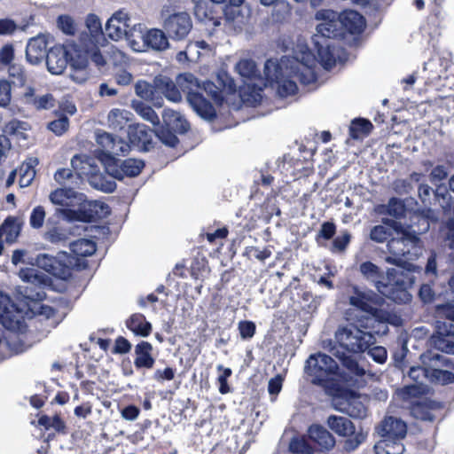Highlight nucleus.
<instances>
[{
  "label": "nucleus",
  "mask_w": 454,
  "mask_h": 454,
  "mask_svg": "<svg viewBox=\"0 0 454 454\" xmlns=\"http://www.w3.org/2000/svg\"><path fill=\"white\" fill-rule=\"evenodd\" d=\"M316 59L306 45H298L293 57L285 56L280 60L269 59L264 65L265 82L257 79L255 62L242 59L235 65V71L249 82L240 90L244 102L255 105L261 102L263 87L267 84L276 89L280 97L294 95L297 90V78L301 83L309 84L316 80Z\"/></svg>",
  "instance_id": "1"
},
{
  "label": "nucleus",
  "mask_w": 454,
  "mask_h": 454,
  "mask_svg": "<svg viewBox=\"0 0 454 454\" xmlns=\"http://www.w3.org/2000/svg\"><path fill=\"white\" fill-rule=\"evenodd\" d=\"M333 354L342 362L347 372H340L337 363L328 355L314 354L307 359L305 366L308 374L313 378V383L323 384L338 378L348 387H362L372 378V375L359 366L351 356L340 352L337 348H333Z\"/></svg>",
  "instance_id": "2"
},
{
  "label": "nucleus",
  "mask_w": 454,
  "mask_h": 454,
  "mask_svg": "<svg viewBox=\"0 0 454 454\" xmlns=\"http://www.w3.org/2000/svg\"><path fill=\"white\" fill-rule=\"evenodd\" d=\"M387 248L391 254L385 258V262L390 264L403 267L408 270H413L411 263H406L405 260H415L422 254V244L414 231L409 229H395V234L387 242Z\"/></svg>",
  "instance_id": "3"
},
{
  "label": "nucleus",
  "mask_w": 454,
  "mask_h": 454,
  "mask_svg": "<svg viewBox=\"0 0 454 454\" xmlns=\"http://www.w3.org/2000/svg\"><path fill=\"white\" fill-rule=\"evenodd\" d=\"M362 275L368 280L375 284L376 288L383 295L394 301H408L409 294L405 291L406 282L402 280H395L394 276L396 273L395 269L387 270V283L384 284L380 281L382 278V271L380 268L371 262H364L359 267Z\"/></svg>",
  "instance_id": "4"
},
{
  "label": "nucleus",
  "mask_w": 454,
  "mask_h": 454,
  "mask_svg": "<svg viewBox=\"0 0 454 454\" xmlns=\"http://www.w3.org/2000/svg\"><path fill=\"white\" fill-rule=\"evenodd\" d=\"M381 301L382 298L373 292H363L355 288L354 294L349 297V303L364 314L359 319L361 327L373 328L375 322H388L390 320L391 316L388 312L377 308Z\"/></svg>",
  "instance_id": "5"
},
{
  "label": "nucleus",
  "mask_w": 454,
  "mask_h": 454,
  "mask_svg": "<svg viewBox=\"0 0 454 454\" xmlns=\"http://www.w3.org/2000/svg\"><path fill=\"white\" fill-rule=\"evenodd\" d=\"M160 18L162 28L172 40L185 39L192 29L190 14L184 11H178L171 4L163 5Z\"/></svg>",
  "instance_id": "6"
},
{
  "label": "nucleus",
  "mask_w": 454,
  "mask_h": 454,
  "mask_svg": "<svg viewBox=\"0 0 454 454\" xmlns=\"http://www.w3.org/2000/svg\"><path fill=\"white\" fill-rule=\"evenodd\" d=\"M335 340L340 348L351 353L364 352L375 341L371 333L364 332L354 325L339 327L335 332Z\"/></svg>",
  "instance_id": "7"
},
{
  "label": "nucleus",
  "mask_w": 454,
  "mask_h": 454,
  "mask_svg": "<svg viewBox=\"0 0 454 454\" xmlns=\"http://www.w3.org/2000/svg\"><path fill=\"white\" fill-rule=\"evenodd\" d=\"M19 277L23 285L19 286L17 293L20 298L35 301L42 300L44 296L42 287L47 285L48 278L44 273L34 268L21 269Z\"/></svg>",
  "instance_id": "8"
},
{
  "label": "nucleus",
  "mask_w": 454,
  "mask_h": 454,
  "mask_svg": "<svg viewBox=\"0 0 454 454\" xmlns=\"http://www.w3.org/2000/svg\"><path fill=\"white\" fill-rule=\"evenodd\" d=\"M422 362L428 365L427 378L434 382L445 385L454 382V373L442 366L451 368V362L438 353H425L421 356Z\"/></svg>",
  "instance_id": "9"
},
{
  "label": "nucleus",
  "mask_w": 454,
  "mask_h": 454,
  "mask_svg": "<svg viewBox=\"0 0 454 454\" xmlns=\"http://www.w3.org/2000/svg\"><path fill=\"white\" fill-rule=\"evenodd\" d=\"M316 18L320 20V23L317 26V34L314 35V39L330 41V39L343 36L338 12L321 10L317 12Z\"/></svg>",
  "instance_id": "10"
},
{
  "label": "nucleus",
  "mask_w": 454,
  "mask_h": 454,
  "mask_svg": "<svg viewBox=\"0 0 454 454\" xmlns=\"http://www.w3.org/2000/svg\"><path fill=\"white\" fill-rule=\"evenodd\" d=\"M59 213L67 221L91 222L106 217L109 214V207L106 204L95 200L83 203L79 211L59 209Z\"/></svg>",
  "instance_id": "11"
},
{
  "label": "nucleus",
  "mask_w": 454,
  "mask_h": 454,
  "mask_svg": "<svg viewBox=\"0 0 454 454\" xmlns=\"http://www.w3.org/2000/svg\"><path fill=\"white\" fill-rule=\"evenodd\" d=\"M367 402L366 396L350 392L344 396L333 398V406L352 418L363 419L367 415Z\"/></svg>",
  "instance_id": "12"
},
{
  "label": "nucleus",
  "mask_w": 454,
  "mask_h": 454,
  "mask_svg": "<svg viewBox=\"0 0 454 454\" xmlns=\"http://www.w3.org/2000/svg\"><path fill=\"white\" fill-rule=\"evenodd\" d=\"M144 166V162L137 159L130 158L119 162L114 158H110L105 163V170L114 178L121 180L125 176H137L140 174Z\"/></svg>",
  "instance_id": "13"
},
{
  "label": "nucleus",
  "mask_w": 454,
  "mask_h": 454,
  "mask_svg": "<svg viewBox=\"0 0 454 454\" xmlns=\"http://www.w3.org/2000/svg\"><path fill=\"white\" fill-rule=\"evenodd\" d=\"M23 318L22 310L4 293L0 292V322L6 328L15 330Z\"/></svg>",
  "instance_id": "14"
},
{
  "label": "nucleus",
  "mask_w": 454,
  "mask_h": 454,
  "mask_svg": "<svg viewBox=\"0 0 454 454\" xmlns=\"http://www.w3.org/2000/svg\"><path fill=\"white\" fill-rule=\"evenodd\" d=\"M130 27L129 13L125 10H119L108 19L105 30L109 38L120 41L125 37Z\"/></svg>",
  "instance_id": "15"
},
{
  "label": "nucleus",
  "mask_w": 454,
  "mask_h": 454,
  "mask_svg": "<svg viewBox=\"0 0 454 454\" xmlns=\"http://www.w3.org/2000/svg\"><path fill=\"white\" fill-rule=\"evenodd\" d=\"M406 424L395 417L385 418L376 427V434L380 439L402 440L406 435Z\"/></svg>",
  "instance_id": "16"
},
{
  "label": "nucleus",
  "mask_w": 454,
  "mask_h": 454,
  "mask_svg": "<svg viewBox=\"0 0 454 454\" xmlns=\"http://www.w3.org/2000/svg\"><path fill=\"white\" fill-rule=\"evenodd\" d=\"M68 55L73 56L62 45L52 47L46 55L48 71L52 74H61L67 66Z\"/></svg>",
  "instance_id": "17"
},
{
  "label": "nucleus",
  "mask_w": 454,
  "mask_h": 454,
  "mask_svg": "<svg viewBox=\"0 0 454 454\" xmlns=\"http://www.w3.org/2000/svg\"><path fill=\"white\" fill-rule=\"evenodd\" d=\"M339 19L343 35L360 34L365 26L364 17L355 11H345L339 14Z\"/></svg>",
  "instance_id": "18"
},
{
  "label": "nucleus",
  "mask_w": 454,
  "mask_h": 454,
  "mask_svg": "<svg viewBox=\"0 0 454 454\" xmlns=\"http://www.w3.org/2000/svg\"><path fill=\"white\" fill-rule=\"evenodd\" d=\"M250 16L251 10L248 7L227 6L224 10L225 20L239 30L248 24Z\"/></svg>",
  "instance_id": "19"
},
{
  "label": "nucleus",
  "mask_w": 454,
  "mask_h": 454,
  "mask_svg": "<svg viewBox=\"0 0 454 454\" xmlns=\"http://www.w3.org/2000/svg\"><path fill=\"white\" fill-rule=\"evenodd\" d=\"M71 166L77 176L90 178L94 174L99 172V168L96 164V160L87 155H75L71 160Z\"/></svg>",
  "instance_id": "20"
},
{
  "label": "nucleus",
  "mask_w": 454,
  "mask_h": 454,
  "mask_svg": "<svg viewBox=\"0 0 454 454\" xmlns=\"http://www.w3.org/2000/svg\"><path fill=\"white\" fill-rule=\"evenodd\" d=\"M51 203L63 207H73L83 201V195L73 189L59 188L53 191L50 196Z\"/></svg>",
  "instance_id": "21"
},
{
  "label": "nucleus",
  "mask_w": 454,
  "mask_h": 454,
  "mask_svg": "<svg viewBox=\"0 0 454 454\" xmlns=\"http://www.w3.org/2000/svg\"><path fill=\"white\" fill-rule=\"evenodd\" d=\"M314 43L317 49V56L321 65L325 69L332 68L338 57L337 50L330 41H321L318 38L314 39Z\"/></svg>",
  "instance_id": "22"
},
{
  "label": "nucleus",
  "mask_w": 454,
  "mask_h": 454,
  "mask_svg": "<svg viewBox=\"0 0 454 454\" xmlns=\"http://www.w3.org/2000/svg\"><path fill=\"white\" fill-rule=\"evenodd\" d=\"M145 51L148 50L164 51L170 47L168 35L164 29L150 28L145 35Z\"/></svg>",
  "instance_id": "23"
},
{
  "label": "nucleus",
  "mask_w": 454,
  "mask_h": 454,
  "mask_svg": "<svg viewBox=\"0 0 454 454\" xmlns=\"http://www.w3.org/2000/svg\"><path fill=\"white\" fill-rule=\"evenodd\" d=\"M437 313L439 316L446 318L445 321H437L436 331L439 336H454V305L439 306Z\"/></svg>",
  "instance_id": "24"
},
{
  "label": "nucleus",
  "mask_w": 454,
  "mask_h": 454,
  "mask_svg": "<svg viewBox=\"0 0 454 454\" xmlns=\"http://www.w3.org/2000/svg\"><path fill=\"white\" fill-rule=\"evenodd\" d=\"M145 35H147V28L143 24L138 23L131 26L123 39H126L128 44L134 51L145 52Z\"/></svg>",
  "instance_id": "25"
},
{
  "label": "nucleus",
  "mask_w": 454,
  "mask_h": 454,
  "mask_svg": "<svg viewBox=\"0 0 454 454\" xmlns=\"http://www.w3.org/2000/svg\"><path fill=\"white\" fill-rule=\"evenodd\" d=\"M47 42L44 36L31 38L26 48V58L33 65L40 63L46 52Z\"/></svg>",
  "instance_id": "26"
},
{
  "label": "nucleus",
  "mask_w": 454,
  "mask_h": 454,
  "mask_svg": "<svg viewBox=\"0 0 454 454\" xmlns=\"http://www.w3.org/2000/svg\"><path fill=\"white\" fill-rule=\"evenodd\" d=\"M176 85V82H175L167 76H158L154 79L155 89L162 93L168 100L174 103L180 102L182 99V95Z\"/></svg>",
  "instance_id": "27"
},
{
  "label": "nucleus",
  "mask_w": 454,
  "mask_h": 454,
  "mask_svg": "<svg viewBox=\"0 0 454 454\" xmlns=\"http://www.w3.org/2000/svg\"><path fill=\"white\" fill-rule=\"evenodd\" d=\"M187 101L192 109L203 119L211 120L215 116L214 106L203 97L202 92L192 94Z\"/></svg>",
  "instance_id": "28"
},
{
  "label": "nucleus",
  "mask_w": 454,
  "mask_h": 454,
  "mask_svg": "<svg viewBox=\"0 0 454 454\" xmlns=\"http://www.w3.org/2000/svg\"><path fill=\"white\" fill-rule=\"evenodd\" d=\"M152 350L153 346L147 341H142L136 346L134 364L137 368H153L154 358L151 355Z\"/></svg>",
  "instance_id": "29"
},
{
  "label": "nucleus",
  "mask_w": 454,
  "mask_h": 454,
  "mask_svg": "<svg viewBox=\"0 0 454 454\" xmlns=\"http://www.w3.org/2000/svg\"><path fill=\"white\" fill-rule=\"evenodd\" d=\"M133 114L121 108H113L107 114V125L114 130H121L131 121Z\"/></svg>",
  "instance_id": "30"
},
{
  "label": "nucleus",
  "mask_w": 454,
  "mask_h": 454,
  "mask_svg": "<svg viewBox=\"0 0 454 454\" xmlns=\"http://www.w3.org/2000/svg\"><path fill=\"white\" fill-rule=\"evenodd\" d=\"M309 436L325 450H329L335 444L334 437L325 427L318 425H313L309 427Z\"/></svg>",
  "instance_id": "31"
},
{
  "label": "nucleus",
  "mask_w": 454,
  "mask_h": 454,
  "mask_svg": "<svg viewBox=\"0 0 454 454\" xmlns=\"http://www.w3.org/2000/svg\"><path fill=\"white\" fill-rule=\"evenodd\" d=\"M88 66V57L86 55L79 54L77 59L73 56L70 57V67L72 72L70 77L77 83H82L88 79V72L86 70Z\"/></svg>",
  "instance_id": "32"
},
{
  "label": "nucleus",
  "mask_w": 454,
  "mask_h": 454,
  "mask_svg": "<svg viewBox=\"0 0 454 454\" xmlns=\"http://www.w3.org/2000/svg\"><path fill=\"white\" fill-rule=\"evenodd\" d=\"M20 230L21 222L16 217H8L0 227V239L12 243L19 237Z\"/></svg>",
  "instance_id": "33"
},
{
  "label": "nucleus",
  "mask_w": 454,
  "mask_h": 454,
  "mask_svg": "<svg viewBox=\"0 0 454 454\" xmlns=\"http://www.w3.org/2000/svg\"><path fill=\"white\" fill-rule=\"evenodd\" d=\"M164 123L176 132L184 133L188 130L189 123L178 112L165 109L162 114Z\"/></svg>",
  "instance_id": "34"
},
{
  "label": "nucleus",
  "mask_w": 454,
  "mask_h": 454,
  "mask_svg": "<svg viewBox=\"0 0 454 454\" xmlns=\"http://www.w3.org/2000/svg\"><path fill=\"white\" fill-rule=\"evenodd\" d=\"M177 86L187 94V99L192 94L202 92L200 81L191 73H184L176 77Z\"/></svg>",
  "instance_id": "35"
},
{
  "label": "nucleus",
  "mask_w": 454,
  "mask_h": 454,
  "mask_svg": "<svg viewBox=\"0 0 454 454\" xmlns=\"http://www.w3.org/2000/svg\"><path fill=\"white\" fill-rule=\"evenodd\" d=\"M327 425L335 434L341 436L352 435L355 433L353 423L345 417L332 415L327 419Z\"/></svg>",
  "instance_id": "36"
},
{
  "label": "nucleus",
  "mask_w": 454,
  "mask_h": 454,
  "mask_svg": "<svg viewBox=\"0 0 454 454\" xmlns=\"http://www.w3.org/2000/svg\"><path fill=\"white\" fill-rule=\"evenodd\" d=\"M127 327L136 335L148 336L152 332V325L145 320L143 314H133L126 322Z\"/></svg>",
  "instance_id": "37"
},
{
  "label": "nucleus",
  "mask_w": 454,
  "mask_h": 454,
  "mask_svg": "<svg viewBox=\"0 0 454 454\" xmlns=\"http://www.w3.org/2000/svg\"><path fill=\"white\" fill-rule=\"evenodd\" d=\"M85 24L90 36L89 43L96 46L104 39L101 21L97 15L90 14L86 18Z\"/></svg>",
  "instance_id": "38"
},
{
  "label": "nucleus",
  "mask_w": 454,
  "mask_h": 454,
  "mask_svg": "<svg viewBox=\"0 0 454 454\" xmlns=\"http://www.w3.org/2000/svg\"><path fill=\"white\" fill-rule=\"evenodd\" d=\"M129 137L132 143L146 145L151 143L153 133L144 124L129 125Z\"/></svg>",
  "instance_id": "39"
},
{
  "label": "nucleus",
  "mask_w": 454,
  "mask_h": 454,
  "mask_svg": "<svg viewBox=\"0 0 454 454\" xmlns=\"http://www.w3.org/2000/svg\"><path fill=\"white\" fill-rule=\"evenodd\" d=\"M38 164L36 158H30L19 168V184L20 187H27L31 184L35 176V167Z\"/></svg>",
  "instance_id": "40"
},
{
  "label": "nucleus",
  "mask_w": 454,
  "mask_h": 454,
  "mask_svg": "<svg viewBox=\"0 0 454 454\" xmlns=\"http://www.w3.org/2000/svg\"><path fill=\"white\" fill-rule=\"evenodd\" d=\"M401 440L380 439L374 445L376 454H402L404 450Z\"/></svg>",
  "instance_id": "41"
},
{
  "label": "nucleus",
  "mask_w": 454,
  "mask_h": 454,
  "mask_svg": "<svg viewBox=\"0 0 454 454\" xmlns=\"http://www.w3.org/2000/svg\"><path fill=\"white\" fill-rule=\"evenodd\" d=\"M134 111L145 121H149L153 126L160 124V119L155 111L149 106L140 101H133L131 104Z\"/></svg>",
  "instance_id": "42"
},
{
  "label": "nucleus",
  "mask_w": 454,
  "mask_h": 454,
  "mask_svg": "<svg viewBox=\"0 0 454 454\" xmlns=\"http://www.w3.org/2000/svg\"><path fill=\"white\" fill-rule=\"evenodd\" d=\"M71 251L77 256H90L96 251V245L92 240L81 239L70 245Z\"/></svg>",
  "instance_id": "43"
},
{
  "label": "nucleus",
  "mask_w": 454,
  "mask_h": 454,
  "mask_svg": "<svg viewBox=\"0 0 454 454\" xmlns=\"http://www.w3.org/2000/svg\"><path fill=\"white\" fill-rule=\"evenodd\" d=\"M372 129V124L364 119H357L351 122L349 133L351 137L358 139L368 135Z\"/></svg>",
  "instance_id": "44"
},
{
  "label": "nucleus",
  "mask_w": 454,
  "mask_h": 454,
  "mask_svg": "<svg viewBox=\"0 0 454 454\" xmlns=\"http://www.w3.org/2000/svg\"><path fill=\"white\" fill-rule=\"evenodd\" d=\"M28 127V124L24 121H20L18 120H12L9 121L4 128V132L8 136L15 137L20 139H26V134Z\"/></svg>",
  "instance_id": "45"
},
{
  "label": "nucleus",
  "mask_w": 454,
  "mask_h": 454,
  "mask_svg": "<svg viewBox=\"0 0 454 454\" xmlns=\"http://www.w3.org/2000/svg\"><path fill=\"white\" fill-rule=\"evenodd\" d=\"M110 147L111 148L107 150L106 154V159L103 160L104 165L110 158H114L115 155L124 154L129 151V144L123 139L115 137L111 143Z\"/></svg>",
  "instance_id": "46"
},
{
  "label": "nucleus",
  "mask_w": 454,
  "mask_h": 454,
  "mask_svg": "<svg viewBox=\"0 0 454 454\" xmlns=\"http://www.w3.org/2000/svg\"><path fill=\"white\" fill-rule=\"evenodd\" d=\"M88 180L91 186L106 192H114L116 186L114 182L106 180L98 172L94 174Z\"/></svg>",
  "instance_id": "47"
},
{
  "label": "nucleus",
  "mask_w": 454,
  "mask_h": 454,
  "mask_svg": "<svg viewBox=\"0 0 454 454\" xmlns=\"http://www.w3.org/2000/svg\"><path fill=\"white\" fill-rule=\"evenodd\" d=\"M8 73L14 85L22 87L26 84L27 74L21 65L11 64L8 68Z\"/></svg>",
  "instance_id": "48"
},
{
  "label": "nucleus",
  "mask_w": 454,
  "mask_h": 454,
  "mask_svg": "<svg viewBox=\"0 0 454 454\" xmlns=\"http://www.w3.org/2000/svg\"><path fill=\"white\" fill-rule=\"evenodd\" d=\"M35 263L45 271L51 273L52 275H58L56 269L57 260L53 256L46 254H39L35 259Z\"/></svg>",
  "instance_id": "49"
},
{
  "label": "nucleus",
  "mask_w": 454,
  "mask_h": 454,
  "mask_svg": "<svg viewBox=\"0 0 454 454\" xmlns=\"http://www.w3.org/2000/svg\"><path fill=\"white\" fill-rule=\"evenodd\" d=\"M43 238L51 243L58 244L65 242L68 239V233L62 228L53 227L43 234Z\"/></svg>",
  "instance_id": "50"
},
{
  "label": "nucleus",
  "mask_w": 454,
  "mask_h": 454,
  "mask_svg": "<svg viewBox=\"0 0 454 454\" xmlns=\"http://www.w3.org/2000/svg\"><path fill=\"white\" fill-rule=\"evenodd\" d=\"M46 217V212L43 207L36 206L33 208L30 217L29 224L33 229H40L43 226Z\"/></svg>",
  "instance_id": "51"
},
{
  "label": "nucleus",
  "mask_w": 454,
  "mask_h": 454,
  "mask_svg": "<svg viewBox=\"0 0 454 454\" xmlns=\"http://www.w3.org/2000/svg\"><path fill=\"white\" fill-rule=\"evenodd\" d=\"M194 15L198 20L206 22L213 20V12L208 7V4L205 1L198 2L194 7Z\"/></svg>",
  "instance_id": "52"
},
{
  "label": "nucleus",
  "mask_w": 454,
  "mask_h": 454,
  "mask_svg": "<svg viewBox=\"0 0 454 454\" xmlns=\"http://www.w3.org/2000/svg\"><path fill=\"white\" fill-rule=\"evenodd\" d=\"M38 425L43 427L47 430L53 428L57 431H60L65 427L64 422L58 415L53 417L43 415L38 419Z\"/></svg>",
  "instance_id": "53"
},
{
  "label": "nucleus",
  "mask_w": 454,
  "mask_h": 454,
  "mask_svg": "<svg viewBox=\"0 0 454 454\" xmlns=\"http://www.w3.org/2000/svg\"><path fill=\"white\" fill-rule=\"evenodd\" d=\"M217 371L219 372L217 377V382L219 384V392L223 395L230 392V387L228 386L227 380L231 377L232 372L230 368H224L222 364L217 365Z\"/></svg>",
  "instance_id": "54"
},
{
  "label": "nucleus",
  "mask_w": 454,
  "mask_h": 454,
  "mask_svg": "<svg viewBox=\"0 0 454 454\" xmlns=\"http://www.w3.org/2000/svg\"><path fill=\"white\" fill-rule=\"evenodd\" d=\"M435 198L444 212L454 213V200L448 192H442V188L437 187L435 190Z\"/></svg>",
  "instance_id": "55"
},
{
  "label": "nucleus",
  "mask_w": 454,
  "mask_h": 454,
  "mask_svg": "<svg viewBox=\"0 0 454 454\" xmlns=\"http://www.w3.org/2000/svg\"><path fill=\"white\" fill-rule=\"evenodd\" d=\"M135 92L139 98L145 100H153V86L145 81H138L135 84Z\"/></svg>",
  "instance_id": "56"
},
{
  "label": "nucleus",
  "mask_w": 454,
  "mask_h": 454,
  "mask_svg": "<svg viewBox=\"0 0 454 454\" xmlns=\"http://www.w3.org/2000/svg\"><path fill=\"white\" fill-rule=\"evenodd\" d=\"M12 98V85L6 80L0 81V106L6 107L9 106Z\"/></svg>",
  "instance_id": "57"
},
{
  "label": "nucleus",
  "mask_w": 454,
  "mask_h": 454,
  "mask_svg": "<svg viewBox=\"0 0 454 454\" xmlns=\"http://www.w3.org/2000/svg\"><path fill=\"white\" fill-rule=\"evenodd\" d=\"M388 236H390L389 230L384 225H376L370 232V239L377 243L384 242Z\"/></svg>",
  "instance_id": "58"
},
{
  "label": "nucleus",
  "mask_w": 454,
  "mask_h": 454,
  "mask_svg": "<svg viewBox=\"0 0 454 454\" xmlns=\"http://www.w3.org/2000/svg\"><path fill=\"white\" fill-rule=\"evenodd\" d=\"M350 234L348 231H344L340 236L333 239L331 250L333 253L343 252L350 242Z\"/></svg>",
  "instance_id": "59"
},
{
  "label": "nucleus",
  "mask_w": 454,
  "mask_h": 454,
  "mask_svg": "<svg viewBox=\"0 0 454 454\" xmlns=\"http://www.w3.org/2000/svg\"><path fill=\"white\" fill-rule=\"evenodd\" d=\"M290 450L295 454H311L312 449L303 439H293L289 445Z\"/></svg>",
  "instance_id": "60"
},
{
  "label": "nucleus",
  "mask_w": 454,
  "mask_h": 454,
  "mask_svg": "<svg viewBox=\"0 0 454 454\" xmlns=\"http://www.w3.org/2000/svg\"><path fill=\"white\" fill-rule=\"evenodd\" d=\"M69 126V121L67 117L62 116L59 118L58 120H55L49 123L48 128L50 130H51L53 133H55L58 136L62 135L64 132H66Z\"/></svg>",
  "instance_id": "61"
},
{
  "label": "nucleus",
  "mask_w": 454,
  "mask_h": 454,
  "mask_svg": "<svg viewBox=\"0 0 454 454\" xmlns=\"http://www.w3.org/2000/svg\"><path fill=\"white\" fill-rule=\"evenodd\" d=\"M217 81L227 93H232L236 90L234 80L225 72H221L217 75Z\"/></svg>",
  "instance_id": "62"
},
{
  "label": "nucleus",
  "mask_w": 454,
  "mask_h": 454,
  "mask_svg": "<svg viewBox=\"0 0 454 454\" xmlns=\"http://www.w3.org/2000/svg\"><path fill=\"white\" fill-rule=\"evenodd\" d=\"M58 27L67 35H73L75 30L73 19L67 15H61L58 18Z\"/></svg>",
  "instance_id": "63"
},
{
  "label": "nucleus",
  "mask_w": 454,
  "mask_h": 454,
  "mask_svg": "<svg viewBox=\"0 0 454 454\" xmlns=\"http://www.w3.org/2000/svg\"><path fill=\"white\" fill-rule=\"evenodd\" d=\"M202 91H205L207 95H209L215 103H220L223 99L221 91L218 87H216L213 82H204L201 84Z\"/></svg>",
  "instance_id": "64"
}]
</instances>
